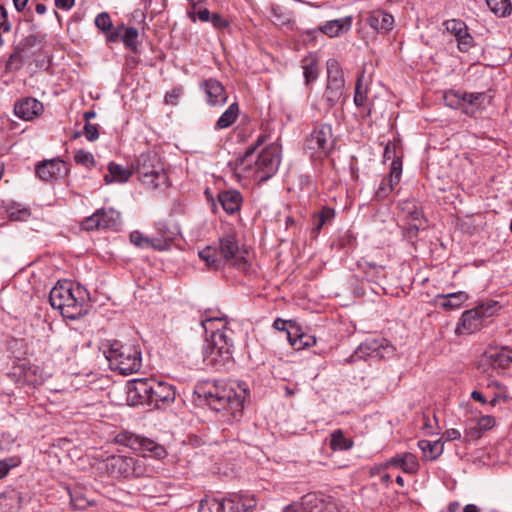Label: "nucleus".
Here are the masks:
<instances>
[{
    "instance_id": "f257e3e1",
    "label": "nucleus",
    "mask_w": 512,
    "mask_h": 512,
    "mask_svg": "<svg viewBox=\"0 0 512 512\" xmlns=\"http://www.w3.org/2000/svg\"><path fill=\"white\" fill-rule=\"evenodd\" d=\"M116 441L129 447L135 452L142 453V457H131L124 455H113L103 462V469L106 473L117 479H131L152 477L155 469L148 462L146 457L163 459L167 452L165 448L154 440L142 437L129 432L120 433Z\"/></svg>"
},
{
    "instance_id": "f03ea898",
    "label": "nucleus",
    "mask_w": 512,
    "mask_h": 512,
    "mask_svg": "<svg viewBox=\"0 0 512 512\" xmlns=\"http://www.w3.org/2000/svg\"><path fill=\"white\" fill-rule=\"evenodd\" d=\"M265 141L266 135H259L255 144L237 161L235 170L239 177L262 183L277 172L281 162L280 147L277 144H271L263 149L253 165L249 162V157Z\"/></svg>"
},
{
    "instance_id": "7ed1b4c3",
    "label": "nucleus",
    "mask_w": 512,
    "mask_h": 512,
    "mask_svg": "<svg viewBox=\"0 0 512 512\" xmlns=\"http://www.w3.org/2000/svg\"><path fill=\"white\" fill-rule=\"evenodd\" d=\"M207 404L216 412H222L227 421H239L243 415L247 389L240 384L236 386L215 383L203 391Z\"/></svg>"
},
{
    "instance_id": "20e7f679",
    "label": "nucleus",
    "mask_w": 512,
    "mask_h": 512,
    "mask_svg": "<svg viewBox=\"0 0 512 512\" xmlns=\"http://www.w3.org/2000/svg\"><path fill=\"white\" fill-rule=\"evenodd\" d=\"M246 251L241 249L238 243L237 235L234 232L224 234L219 239V247L207 246L198 252L207 268L219 270L229 263L240 270L246 271L247 260Z\"/></svg>"
},
{
    "instance_id": "39448f33",
    "label": "nucleus",
    "mask_w": 512,
    "mask_h": 512,
    "mask_svg": "<svg viewBox=\"0 0 512 512\" xmlns=\"http://www.w3.org/2000/svg\"><path fill=\"white\" fill-rule=\"evenodd\" d=\"M85 294V290L80 286L74 287L68 281L58 282L50 291L49 301L63 317L75 320L88 312Z\"/></svg>"
},
{
    "instance_id": "423d86ee",
    "label": "nucleus",
    "mask_w": 512,
    "mask_h": 512,
    "mask_svg": "<svg viewBox=\"0 0 512 512\" xmlns=\"http://www.w3.org/2000/svg\"><path fill=\"white\" fill-rule=\"evenodd\" d=\"M106 359L110 368L123 375L136 373L140 370L142 359L137 346L122 344L118 340H108L103 344Z\"/></svg>"
},
{
    "instance_id": "0eeeda50",
    "label": "nucleus",
    "mask_w": 512,
    "mask_h": 512,
    "mask_svg": "<svg viewBox=\"0 0 512 512\" xmlns=\"http://www.w3.org/2000/svg\"><path fill=\"white\" fill-rule=\"evenodd\" d=\"M232 330L226 327V323L222 328L217 327L211 329V339L207 340L204 346V361L207 365L215 369H221L232 359Z\"/></svg>"
},
{
    "instance_id": "6e6552de",
    "label": "nucleus",
    "mask_w": 512,
    "mask_h": 512,
    "mask_svg": "<svg viewBox=\"0 0 512 512\" xmlns=\"http://www.w3.org/2000/svg\"><path fill=\"white\" fill-rule=\"evenodd\" d=\"M139 180L147 188L156 189L168 186V177L163 163L156 153H142L136 161Z\"/></svg>"
},
{
    "instance_id": "1a4fd4ad",
    "label": "nucleus",
    "mask_w": 512,
    "mask_h": 512,
    "mask_svg": "<svg viewBox=\"0 0 512 512\" xmlns=\"http://www.w3.org/2000/svg\"><path fill=\"white\" fill-rule=\"evenodd\" d=\"M497 310V303L480 304L473 309L463 312L458 322L455 333L457 335L472 334L481 330L487 324V319L492 317Z\"/></svg>"
},
{
    "instance_id": "9d476101",
    "label": "nucleus",
    "mask_w": 512,
    "mask_h": 512,
    "mask_svg": "<svg viewBox=\"0 0 512 512\" xmlns=\"http://www.w3.org/2000/svg\"><path fill=\"white\" fill-rule=\"evenodd\" d=\"M327 67V85L324 97L329 107L341 100L345 90V80L342 68L336 59H329Z\"/></svg>"
},
{
    "instance_id": "9b49d317",
    "label": "nucleus",
    "mask_w": 512,
    "mask_h": 512,
    "mask_svg": "<svg viewBox=\"0 0 512 512\" xmlns=\"http://www.w3.org/2000/svg\"><path fill=\"white\" fill-rule=\"evenodd\" d=\"M334 146L332 127L329 124H321L307 137L305 149L311 152V155H327Z\"/></svg>"
},
{
    "instance_id": "f8f14e48",
    "label": "nucleus",
    "mask_w": 512,
    "mask_h": 512,
    "mask_svg": "<svg viewBox=\"0 0 512 512\" xmlns=\"http://www.w3.org/2000/svg\"><path fill=\"white\" fill-rule=\"evenodd\" d=\"M120 224L121 216L119 212L112 208H101L82 222V228L87 231L95 229L117 230Z\"/></svg>"
},
{
    "instance_id": "ddd939ff",
    "label": "nucleus",
    "mask_w": 512,
    "mask_h": 512,
    "mask_svg": "<svg viewBox=\"0 0 512 512\" xmlns=\"http://www.w3.org/2000/svg\"><path fill=\"white\" fill-rule=\"evenodd\" d=\"M446 31L451 33L456 41L458 49L466 53L474 45V39L468 31L466 23L460 19H449L443 22Z\"/></svg>"
},
{
    "instance_id": "4468645a",
    "label": "nucleus",
    "mask_w": 512,
    "mask_h": 512,
    "mask_svg": "<svg viewBox=\"0 0 512 512\" xmlns=\"http://www.w3.org/2000/svg\"><path fill=\"white\" fill-rule=\"evenodd\" d=\"M394 354V347L385 339H367L361 343L356 351L359 357L390 358Z\"/></svg>"
},
{
    "instance_id": "2eb2a0df",
    "label": "nucleus",
    "mask_w": 512,
    "mask_h": 512,
    "mask_svg": "<svg viewBox=\"0 0 512 512\" xmlns=\"http://www.w3.org/2000/svg\"><path fill=\"white\" fill-rule=\"evenodd\" d=\"M200 89L205 93L206 101L210 106H222L227 102V92L217 79L209 78L202 81Z\"/></svg>"
},
{
    "instance_id": "dca6fc26",
    "label": "nucleus",
    "mask_w": 512,
    "mask_h": 512,
    "mask_svg": "<svg viewBox=\"0 0 512 512\" xmlns=\"http://www.w3.org/2000/svg\"><path fill=\"white\" fill-rule=\"evenodd\" d=\"M67 172L65 162L52 159L36 166V175L43 181H53L61 178Z\"/></svg>"
},
{
    "instance_id": "f3484780",
    "label": "nucleus",
    "mask_w": 512,
    "mask_h": 512,
    "mask_svg": "<svg viewBox=\"0 0 512 512\" xmlns=\"http://www.w3.org/2000/svg\"><path fill=\"white\" fill-rule=\"evenodd\" d=\"M42 39L37 34H30L23 38L15 48L14 53L10 56L7 61L6 68L9 70H18L22 66V60L20 56L21 51L33 48L41 43Z\"/></svg>"
},
{
    "instance_id": "a211bd4d",
    "label": "nucleus",
    "mask_w": 512,
    "mask_h": 512,
    "mask_svg": "<svg viewBox=\"0 0 512 512\" xmlns=\"http://www.w3.org/2000/svg\"><path fill=\"white\" fill-rule=\"evenodd\" d=\"M43 104L35 98H25L14 106L15 115L23 120H32L42 113Z\"/></svg>"
},
{
    "instance_id": "6ab92c4d",
    "label": "nucleus",
    "mask_w": 512,
    "mask_h": 512,
    "mask_svg": "<svg viewBox=\"0 0 512 512\" xmlns=\"http://www.w3.org/2000/svg\"><path fill=\"white\" fill-rule=\"evenodd\" d=\"M385 467H397L405 473L415 474L419 470V463L414 454L405 452L396 454L394 457L389 459L386 462Z\"/></svg>"
},
{
    "instance_id": "aec40b11",
    "label": "nucleus",
    "mask_w": 512,
    "mask_h": 512,
    "mask_svg": "<svg viewBox=\"0 0 512 512\" xmlns=\"http://www.w3.org/2000/svg\"><path fill=\"white\" fill-rule=\"evenodd\" d=\"M152 386L151 405L158 407L159 403L167 404L174 401L175 390L172 385L153 379Z\"/></svg>"
},
{
    "instance_id": "412c9836",
    "label": "nucleus",
    "mask_w": 512,
    "mask_h": 512,
    "mask_svg": "<svg viewBox=\"0 0 512 512\" xmlns=\"http://www.w3.org/2000/svg\"><path fill=\"white\" fill-rule=\"evenodd\" d=\"M512 363V355L506 351L489 350L481 359V366H488L493 370L506 369Z\"/></svg>"
},
{
    "instance_id": "4be33fe9",
    "label": "nucleus",
    "mask_w": 512,
    "mask_h": 512,
    "mask_svg": "<svg viewBox=\"0 0 512 512\" xmlns=\"http://www.w3.org/2000/svg\"><path fill=\"white\" fill-rule=\"evenodd\" d=\"M367 22L369 26L378 33L386 34L392 30L394 18L384 10L378 9L369 14Z\"/></svg>"
},
{
    "instance_id": "5701e85b",
    "label": "nucleus",
    "mask_w": 512,
    "mask_h": 512,
    "mask_svg": "<svg viewBox=\"0 0 512 512\" xmlns=\"http://www.w3.org/2000/svg\"><path fill=\"white\" fill-rule=\"evenodd\" d=\"M14 374H18L22 381L30 386L41 385L45 380L43 370L33 364H22L16 367Z\"/></svg>"
},
{
    "instance_id": "b1692460",
    "label": "nucleus",
    "mask_w": 512,
    "mask_h": 512,
    "mask_svg": "<svg viewBox=\"0 0 512 512\" xmlns=\"http://www.w3.org/2000/svg\"><path fill=\"white\" fill-rule=\"evenodd\" d=\"M152 380L147 378L135 379L129 387V394L134 393L133 399L137 398L138 403L151 405Z\"/></svg>"
},
{
    "instance_id": "393cba45",
    "label": "nucleus",
    "mask_w": 512,
    "mask_h": 512,
    "mask_svg": "<svg viewBox=\"0 0 512 512\" xmlns=\"http://www.w3.org/2000/svg\"><path fill=\"white\" fill-rule=\"evenodd\" d=\"M218 201L226 213L235 214L241 208L243 197L238 190H225L218 194Z\"/></svg>"
},
{
    "instance_id": "a878e982",
    "label": "nucleus",
    "mask_w": 512,
    "mask_h": 512,
    "mask_svg": "<svg viewBox=\"0 0 512 512\" xmlns=\"http://www.w3.org/2000/svg\"><path fill=\"white\" fill-rule=\"evenodd\" d=\"M95 26L106 34V40L108 42H117L120 37V29L122 26H118L113 30V23L108 13L102 12L95 18Z\"/></svg>"
},
{
    "instance_id": "bb28decb",
    "label": "nucleus",
    "mask_w": 512,
    "mask_h": 512,
    "mask_svg": "<svg viewBox=\"0 0 512 512\" xmlns=\"http://www.w3.org/2000/svg\"><path fill=\"white\" fill-rule=\"evenodd\" d=\"M133 171L130 168H125L122 165L110 162L108 165V173L104 176L106 184L113 182L124 183L132 176Z\"/></svg>"
},
{
    "instance_id": "cd10ccee",
    "label": "nucleus",
    "mask_w": 512,
    "mask_h": 512,
    "mask_svg": "<svg viewBox=\"0 0 512 512\" xmlns=\"http://www.w3.org/2000/svg\"><path fill=\"white\" fill-rule=\"evenodd\" d=\"M352 25L351 17H344L340 19H334L326 22L322 27L321 31L329 37H336L343 32L350 30Z\"/></svg>"
},
{
    "instance_id": "c85d7f7f",
    "label": "nucleus",
    "mask_w": 512,
    "mask_h": 512,
    "mask_svg": "<svg viewBox=\"0 0 512 512\" xmlns=\"http://www.w3.org/2000/svg\"><path fill=\"white\" fill-rule=\"evenodd\" d=\"M321 503L316 493H309L302 497L300 503H294L286 506L283 512H314V507Z\"/></svg>"
},
{
    "instance_id": "c756f323",
    "label": "nucleus",
    "mask_w": 512,
    "mask_h": 512,
    "mask_svg": "<svg viewBox=\"0 0 512 512\" xmlns=\"http://www.w3.org/2000/svg\"><path fill=\"white\" fill-rule=\"evenodd\" d=\"M239 116V106L237 102H233L229 107L222 113L215 124L216 130H222L230 127Z\"/></svg>"
},
{
    "instance_id": "7c9ffc66",
    "label": "nucleus",
    "mask_w": 512,
    "mask_h": 512,
    "mask_svg": "<svg viewBox=\"0 0 512 512\" xmlns=\"http://www.w3.org/2000/svg\"><path fill=\"white\" fill-rule=\"evenodd\" d=\"M418 447L421 449L423 456L427 460H435L443 453V444L437 441L420 440Z\"/></svg>"
},
{
    "instance_id": "2f4dec72",
    "label": "nucleus",
    "mask_w": 512,
    "mask_h": 512,
    "mask_svg": "<svg viewBox=\"0 0 512 512\" xmlns=\"http://www.w3.org/2000/svg\"><path fill=\"white\" fill-rule=\"evenodd\" d=\"M437 298L443 299L444 301L440 303V306L449 310L460 308L468 299V295L465 292L459 291L455 293L440 294Z\"/></svg>"
},
{
    "instance_id": "473e14b6",
    "label": "nucleus",
    "mask_w": 512,
    "mask_h": 512,
    "mask_svg": "<svg viewBox=\"0 0 512 512\" xmlns=\"http://www.w3.org/2000/svg\"><path fill=\"white\" fill-rule=\"evenodd\" d=\"M302 69L306 84L316 80L318 77V59L316 55L310 54L303 58Z\"/></svg>"
},
{
    "instance_id": "72a5a7b5",
    "label": "nucleus",
    "mask_w": 512,
    "mask_h": 512,
    "mask_svg": "<svg viewBox=\"0 0 512 512\" xmlns=\"http://www.w3.org/2000/svg\"><path fill=\"white\" fill-rule=\"evenodd\" d=\"M335 217V210L330 207H323L313 215V231L319 233L326 223L331 222Z\"/></svg>"
},
{
    "instance_id": "f704fd0d",
    "label": "nucleus",
    "mask_w": 512,
    "mask_h": 512,
    "mask_svg": "<svg viewBox=\"0 0 512 512\" xmlns=\"http://www.w3.org/2000/svg\"><path fill=\"white\" fill-rule=\"evenodd\" d=\"M288 340L296 350L313 346L316 343V338L312 335L298 334L297 332L293 334L291 331H288Z\"/></svg>"
},
{
    "instance_id": "c9c22d12",
    "label": "nucleus",
    "mask_w": 512,
    "mask_h": 512,
    "mask_svg": "<svg viewBox=\"0 0 512 512\" xmlns=\"http://www.w3.org/2000/svg\"><path fill=\"white\" fill-rule=\"evenodd\" d=\"M231 499H233L234 507L239 512H252L256 507V500L253 496L232 494Z\"/></svg>"
},
{
    "instance_id": "e433bc0d",
    "label": "nucleus",
    "mask_w": 512,
    "mask_h": 512,
    "mask_svg": "<svg viewBox=\"0 0 512 512\" xmlns=\"http://www.w3.org/2000/svg\"><path fill=\"white\" fill-rule=\"evenodd\" d=\"M491 11L499 16L506 17L511 14L512 5L510 0H485Z\"/></svg>"
},
{
    "instance_id": "4c0bfd02",
    "label": "nucleus",
    "mask_w": 512,
    "mask_h": 512,
    "mask_svg": "<svg viewBox=\"0 0 512 512\" xmlns=\"http://www.w3.org/2000/svg\"><path fill=\"white\" fill-rule=\"evenodd\" d=\"M352 445V440L345 438L341 430H335L331 434L330 447L332 450H348Z\"/></svg>"
},
{
    "instance_id": "58836bf2",
    "label": "nucleus",
    "mask_w": 512,
    "mask_h": 512,
    "mask_svg": "<svg viewBox=\"0 0 512 512\" xmlns=\"http://www.w3.org/2000/svg\"><path fill=\"white\" fill-rule=\"evenodd\" d=\"M364 272L367 279L375 283H380L386 278L385 267L375 263H367Z\"/></svg>"
},
{
    "instance_id": "ea45409f",
    "label": "nucleus",
    "mask_w": 512,
    "mask_h": 512,
    "mask_svg": "<svg viewBox=\"0 0 512 512\" xmlns=\"http://www.w3.org/2000/svg\"><path fill=\"white\" fill-rule=\"evenodd\" d=\"M138 38V30L135 27H124L120 29V37L123 43L130 49H136V40Z\"/></svg>"
},
{
    "instance_id": "a19ab883",
    "label": "nucleus",
    "mask_w": 512,
    "mask_h": 512,
    "mask_svg": "<svg viewBox=\"0 0 512 512\" xmlns=\"http://www.w3.org/2000/svg\"><path fill=\"white\" fill-rule=\"evenodd\" d=\"M368 89L363 85V74H361L356 81L354 103L357 107H364L367 100Z\"/></svg>"
},
{
    "instance_id": "79ce46f5",
    "label": "nucleus",
    "mask_w": 512,
    "mask_h": 512,
    "mask_svg": "<svg viewBox=\"0 0 512 512\" xmlns=\"http://www.w3.org/2000/svg\"><path fill=\"white\" fill-rule=\"evenodd\" d=\"M402 173V162L400 158H396L391 163V171L387 177H384L387 184H391V191L399 183Z\"/></svg>"
},
{
    "instance_id": "37998d69",
    "label": "nucleus",
    "mask_w": 512,
    "mask_h": 512,
    "mask_svg": "<svg viewBox=\"0 0 512 512\" xmlns=\"http://www.w3.org/2000/svg\"><path fill=\"white\" fill-rule=\"evenodd\" d=\"M316 497L320 498L321 503L314 507V512H340L332 497L323 494H316Z\"/></svg>"
},
{
    "instance_id": "c03bdc74",
    "label": "nucleus",
    "mask_w": 512,
    "mask_h": 512,
    "mask_svg": "<svg viewBox=\"0 0 512 512\" xmlns=\"http://www.w3.org/2000/svg\"><path fill=\"white\" fill-rule=\"evenodd\" d=\"M460 99L465 103L480 108L484 105L485 100L488 99V96L486 95V93L483 92L464 93Z\"/></svg>"
},
{
    "instance_id": "a18cd8bd",
    "label": "nucleus",
    "mask_w": 512,
    "mask_h": 512,
    "mask_svg": "<svg viewBox=\"0 0 512 512\" xmlns=\"http://www.w3.org/2000/svg\"><path fill=\"white\" fill-rule=\"evenodd\" d=\"M74 161L88 169L95 166V159L92 153L85 150H77L74 154Z\"/></svg>"
},
{
    "instance_id": "49530a36",
    "label": "nucleus",
    "mask_w": 512,
    "mask_h": 512,
    "mask_svg": "<svg viewBox=\"0 0 512 512\" xmlns=\"http://www.w3.org/2000/svg\"><path fill=\"white\" fill-rule=\"evenodd\" d=\"M220 499L217 498H205L200 501L198 511L199 512H220Z\"/></svg>"
},
{
    "instance_id": "de8ad7c7",
    "label": "nucleus",
    "mask_w": 512,
    "mask_h": 512,
    "mask_svg": "<svg viewBox=\"0 0 512 512\" xmlns=\"http://www.w3.org/2000/svg\"><path fill=\"white\" fill-rule=\"evenodd\" d=\"M426 228V220L420 219V221L416 222H408L405 228V236L409 239H413L417 237L419 230H423Z\"/></svg>"
},
{
    "instance_id": "09e8293b",
    "label": "nucleus",
    "mask_w": 512,
    "mask_h": 512,
    "mask_svg": "<svg viewBox=\"0 0 512 512\" xmlns=\"http://www.w3.org/2000/svg\"><path fill=\"white\" fill-rule=\"evenodd\" d=\"M30 217V211L27 208L12 207L9 211V218L13 221H25Z\"/></svg>"
},
{
    "instance_id": "8fccbe9b",
    "label": "nucleus",
    "mask_w": 512,
    "mask_h": 512,
    "mask_svg": "<svg viewBox=\"0 0 512 512\" xmlns=\"http://www.w3.org/2000/svg\"><path fill=\"white\" fill-rule=\"evenodd\" d=\"M130 241L139 248H148L149 243H151L150 238L143 236L139 231H133L130 233Z\"/></svg>"
},
{
    "instance_id": "3c124183",
    "label": "nucleus",
    "mask_w": 512,
    "mask_h": 512,
    "mask_svg": "<svg viewBox=\"0 0 512 512\" xmlns=\"http://www.w3.org/2000/svg\"><path fill=\"white\" fill-rule=\"evenodd\" d=\"M69 495L70 504L74 509H84L88 506V500L82 497L77 491L70 492Z\"/></svg>"
},
{
    "instance_id": "603ef678",
    "label": "nucleus",
    "mask_w": 512,
    "mask_h": 512,
    "mask_svg": "<svg viewBox=\"0 0 512 512\" xmlns=\"http://www.w3.org/2000/svg\"><path fill=\"white\" fill-rule=\"evenodd\" d=\"M488 386L496 387L499 390V392L496 393L494 395V397L489 401V404L491 406H495L501 400L506 401L507 395H506V388L504 386H502L498 382H491Z\"/></svg>"
},
{
    "instance_id": "864d4df0",
    "label": "nucleus",
    "mask_w": 512,
    "mask_h": 512,
    "mask_svg": "<svg viewBox=\"0 0 512 512\" xmlns=\"http://www.w3.org/2000/svg\"><path fill=\"white\" fill-rule=\"evenodd\" d=\"M84 135L89 141H95L96 139H98V125L86 123L84 126Z\"/></svg>"
},
{
    "instance_id": "5fc2aeb1",
    "label": "nucleus",
    "mask_w": 512,
    "mask_h": 512,
    "mask_svg": "<svg viewBox=\"0 0 512 512\" xmlns=\"http://www.w3.org/2000/svg\"><path fill=\"white\" fill-rule=\"evenodd\" d=\"M11 27L12 25L8 21L7 11L4 6L0 5V31L9 32Z\"/></svg>"
},
{
    "instance_id": "6e6d98bb",
    "label": "nucleus",
    "mask_w": 512,
    "mask_h": 512,
    "mask_svg": "<svg viewBox=\"0 0 512 512\" xmlns=\"http://www.w3.org/2000/svg\"><path fill=\"white\" fill-rule=\"evenodd\" d=\"M478 430L479 431H482V430H489L491 429L494 425H495V419L494 417L492 416H483L479 419L478 421Z\"/></svg>"
},
{
    "instance_id": "4d7b16f0",
    "label": "nucleus",
    "mask_w": 512,
    "mask_h": 512,
    "mask_svg": "<svg viewBox=\"0 0 512 512\" xmlns=\"http://www.w3.org/2000/svg\"><path fill=\"white\" fill-rule=\"evenodd\" d=\"M210 22L217 29H224L229 25L228 21L223 16L217 13L212 14Z\"/></svg>"
},
{
    "instance_id": "13d9d810",
    "label": "nucleus",
    "mask_w": 512,
    "mask_h": 512,
    "mask_svg": "<svg viewBox=\"0 0 512 512\" xmlns=\"http://www.w3.org/2000/svg\"><path fill=\"white\" fill-rule=\"evenodd\" d=\"M225 319L223 317H218V316H213V315H209L208 313H206L205 315V318L201 320V324L205 330V332L207 333L209 331V327L208 325H211L214 323V322H223Z\"/></svg>"
},
{
    "instance_id": "bf43d9fd",
    "label": "nucleus",
    "mask_w": 512,
    "mask_h": 512,
    "mask_svg": "<svg viewBox=\"0 0 512 512\" xmlns=\"http://www.w3.org/2000/svg\"><path fill=\"white\" fill-rule=\"evenodd\" d=\"M391 192V184H387V181L385 178L382 179L377 191L376 196L377 198L383 199L388 196V194Z\"/></svg>"
},
{
    "instance_id": "052dcab7",
    "label": "nucleus",
    "mask_w": 512,
    "mask_h": 512,
    "mask_svg": "<svg viewBox=\"0 0 512 512\" xmlns=\"http://www.w3.org/2000/svg\"><path fill=\"white\" fill-rule=\"evenodd\" d=\"M220 506H222L220 508L223 510L220 512H239V510L234 507V502L233 499H231V495L227 498L220 499Z\"/></svg>"
},
{
    "instance_id": "680f3d73",
    "label": "nucleus",
    "mask_w": 512,
    "mask_h": 512,
    "mask_svg": "<svg viewBox=\"0 0 512 512\" xmlns=\"http://www.w3.org/2000/svg\"><path fill=\"white\" fill-rule=\"evenodd\" d=\"M407 217L409 222L420 221V219H425L423 217L422 211L413 205L412 208H408Z\"/></svg>"
},
{
    "instance_id": "e2e57ef3",
    "label": "nucleus",
    "mask_w": 512,
    "mask_h": 512,
    "mask_svg": "<svg viewBox=\"0 0 512 512\" xmlns=\"http://www.w3.org/2000/svg\"><path fill=\"white\" fill-rule=\"evenodd\" d=\"M461 437V433L459 430L451 428L446 430V432L443 435V438H445L446 441H454L459 440Z\"/></svg>"
},
{
    "instance_id": "0e129e2a",
    "label": "nucleus",
    "mask_w": 512,
    "mask_h": 512,
    "mask_svg": "<svg viewBox=\"0 0 512 512\" xmlns=\"http://www.w3.org/2000/svg\"><path fill=\"white\" fill-rule=\"evenodd\" d=\"M54 1H55V6L58 9H61L64 11L70 10L75 4V0H54Z\"/></svg>"
},
{
    "instance_id": "69168bd1",
    "label": "nucleus",
    "mask_w": 512,
    "mask_h": 512,
    "mask_svg": "<svg viewBox=\"0 0 512 512\" xmlns=\"http://www.w3.org/2000/svg\"><path fill=\"white\" fill-rule=\"evenodd\" d=\"M1 461L7 464V469L9 471L11 468L17 467L21 463V459L18 456L9 457Z\"/></svg>"
},
{
    "instance_id": "338daca9",
    "label": "nucleus",
    "mask_w": 512,
    "mask_h": 512,
    "mask_svg": "<svg viewBox=\"0 0 512 512\" xmlns=\"http://www.w3.org/2000/svg\"><path fill=\"white\" fill-rule=\"evenodd\" d=\"M149 247H152L156 250H165L167 247V243H163L159 239L150 238Z\"/></svg>"
},
{
    "instance_id": "774afa93",
    "label": "nucleus",
    "mask_w": 512,
    "mask_h": 512,
    "mask_svg": "<svg viewBox=\"0 0 512 512\" xmlns=\"http://www.w3.org/2000/svg\"><path fill=\"white\" fill-rule=\"evenodd\" d=\"M212 14L208 9H203L198 12V18L203 22H208L211 20Z\"/></svg>"
}]
</instances>
